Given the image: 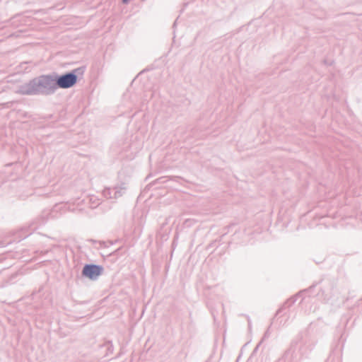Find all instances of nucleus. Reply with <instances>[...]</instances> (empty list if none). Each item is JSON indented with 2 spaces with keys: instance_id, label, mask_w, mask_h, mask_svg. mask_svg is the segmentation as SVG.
I'll list each match as a JSON object with an SVG mask.
<instances>
[{
  "instance_id": "nucleus-1",
  "label": "nucleus",
  "mask_w": 362,
  "mask_h": 362,
  "mask_svg": "<svg viewBox=\"0 0 362 362\" xmlns=\"http://www.w3.org/2000/svg\"><path fill=\"white\" fill-rule=\"evenodd\" d=\"M77 81V76L74 74H67L58 78L57 85L62 88L73 86Z\"/></svg>"
},
{
  "instance_id": "nucleus-2",
  "label": "nucleus",
  "mask_w": 362,
  "mask_h": 362,
  "mask_svg": "<svg viewBox=\"0 0 362 362\" xmlns=\"http://www.w3.org/2000/svg\"><path fill=\"white\" fill-rule=\"evenodd\" d=\"M102 272L103 268L101 267L90 264L83 267V274L90 279H95L101 274Z\"/></svg>"
},
{
  "instance_id": "nucleus-3",
  "label": "nucleus",
  "mask_w": 362,
  "mask_h": 362,
  "mask_svg": "<svg viewBox=\"0 0 362 362\" xmlns=\"http://www.w3.org/2000/svg\"><path fill=\"white\" fill-rule=\"evenodd\" d=\"M124 3H127L128 0H122Z\"/></svg>"
}]
</instances>
